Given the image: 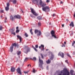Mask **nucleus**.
<instances>
[{"label":"nucleus","mask_w":75,"mask_h":75,"mask_svg":"<svg viewBox=\"0 0 75 75\" xmlns=\"http://www.w3.org/2000/svg\"><path fill=\"white\" fill-rule=\"evenodd\" d=\"M24 72L25 74H27V73H28V71H24Z\"/></svg>","instance_id":"603ef678"},{"label":"nucleus","mask_w":75,"mask_h":75,"mask_svg":"<svg viewBox=\"0 0 75 75\" xmlns=\"http://www.w3.org/2000/svg\"><path fill=\"white\" fill-rule=\"evenodd\" d=\"M30 48L28 47V46L25 47V48L24 49L23 51L25 53L27 54L28 52H30Z\"/></svg>","instance_id":"f03ea898"},{"label":"nucleus","mask_w":75,"mask_h":75,"mask_svg":"<svg viewBox=\"0 0 75 75\" xmlns=\"http://www.w3.org/2000/svg\"><path fill=\"white\" fill-rule=\"evenodd\" d=\"M50 0H47L46 1V2L47 3H48L50 2Z\"/></svg>","instance_id":"49530a36"},{"label":"nucleus","mask_w":75,"mask_h":75,"mask_svg":"<svg viewBox=\"0 0 75 75\" xmlns=\"http://www.w3.org/2000/svg\"><path fill=\"white\" fill-rule=\"evenodd\" d=\"M3 28V27L1 25L0 26V30H2Z\"/></svg>","instance_id":"c9c22d12"},{"label":"nucleus","mask_w":75,"mask_h":75,"mask_svg":"<svg viewBox=\"0 0 75 75\" xmlns=\"http://www.w3.org/2000/svg\"><path fill=\"white\" fill-rule=\"evenodd\" d=\"M70 72L71 75H74V70H71Z\"/></svg>","instance_id":"f3484780"},{"label":"nucleus","mask_w":75,"mask_h":75,"mask_svg":"<svg viewBox=\"0 0 75 75\" xmlns=\"http://www.w3.org/2000/svg\"><path fill=\"white\" fill-rule=\"evenodd\" d=\"M29 66H30V67H31V65H30V64H28L27 66L28 67H29Z\"/></svg>","instance_id":"6e6d98bb"},{"label":"nucleus","mask_w":75,"mask_h":75,"mask_svg":"<svg viewBox=\"0 0 75 75\" xmlns=\"http://www.w3.org/2000/svg\"><path fill=\"white\" fill-rule=\"evenodd\" d=\"M14 17L15 18H18V19H20L21 18V16L18 15H17L16 16L15 15L14 16Z\"/></svg>","instance_id":"9d476101"},{"label":"nucleus","mask_w":75,"mask_h":75,"mask_svg":"<svg viewBox=\"0 0 75 75\" xmlns=\"http://www.w3.org/2000/svg\"><path fill=\"white\" fill-rule=\"evenodd\" d=\"M30 16L31 17H32V18H33V17H34V16H33V14H30Z\"/></svg>","instance_id":"37998d69"},{"label":"nucleus","mask_w":75,"mask_h":75,"mask_svg":"<svg viewBox=\"0 0 75 75\" xmlns=\"http://www.w3.org/2000/svg\"><path fill=\"white\" fill-rule=\"evenodd\" d=\"M41 35V32L40 30L39 31V33H38L37 34V36L39 35V36Z\"/></svg>","instance_id":"2eb2a0df"},{"label":"nucleus","mask_w":75,"mask_h":75,"mask_svg":"<svg viewBox=\"0 0 75 75\" xmlns=\"http://www.w3.org/2000/svg\"><path fill=\"white\" fill-rule=\"evenodd\" d=\"M47 69H48V66H47Z\"/></svg>","instance_id":"bf43d9fd"},{"label":"nucleus","mask_w":75,"mask_h":75,"mask_svg":"<svg viewBox=\"0 0 75 75\" xmlns=\"http://www.w3.org/2000/svg\"><path fill=\"white\" fill-rule=\"evenodd\" d=\"M35 1H36V3H38V1H39V0H33L32 2L34 4H35Z\"/></svg>","instance_id":"f8f14e48"},{"label":"nucleus","mask_w":75,"mask_h":75,"mask_svg":"<svg viewBox=\"0 0 75 75\" xmlns=\"http://www.w3.org/2000/svg\"><path fill=\"white\" fill-rule=\"evenodd\" d=\"M33 72L35 73V70L34 69H33Z\"/></svg>","instance_id":"ea45409f"},{"label":"nucleus","mask_w":75,"mask_h":75,"mask_svg":"<svg viewBox=\"0 0 75 75\" xmlns=\"http://www.w3.org/2000/svg\"><path fill=\"white\" fill-rule=\"evenodd\" d=\"M35 47L36 48H38V45H35Z\"/></svg>","instance_id":"c03bdc74"},{"label":"nucleus","mask_w":75,"mask_h":75,"mask_svg":"<svg viewBox=\"0 0 75 75\" xmlns=\"http://www.w3.org/2000/svg\"><path fill=\"white\" fill-rule=\"evenodd\" d=\"M74 32L73 31H71L69 32V33H70V36L71 37H72V35H73V33Z\"/></svg>","instance_id":"a211bd4d"},{"label":"nucleus","mask_w":75,"mask_h":75,"mask_svg":"<svg viewBox=\"0 0 75 75\" xmlns=\"http://www.w3.org/2000/svg\"><path fill=\"white\" fill-rule=\"evenodd\" d=\"M32 47L33 48V49H35V47L34 46H32Z\"/></svg>","instance_id":"13d9d810"},{"label":"nucleus","mask_w":75,"mask_h":75,"mask_svg":"<svg viewBox=\"0 0 75 75\" xmlns=\"http://www.w3.org/2000/svg\"><path fill=\"white\" fill-rule=\"evenodd\" d=\"M51 34H52V37L54 38H56L57 37L55 36V32L54 31L52 30L51 32Z\"/></svg>","instance_id":"0eeeda50"},{"label":"nucleus","mask_w":75,"mask_h":75,"mask_svg":"<svg viewBox=\"0 0 75 75\" xmlns=\"http://www.w3.org/2000/svg\"><path fill=\"white\" fill-rule=\"evenodd\" d=\"M38 32H39V30H38L37 29L35 30V34H37V33H38Z\"/></svg>","instance_id":"5701e85b"},{"label":"nucleus","mask_w":75,"mask_h":75,"mask_svg":"<svg viewBox=\"0 0 75 75\" xmlns=\"http://www.w3.org/2000/svg\"><path fill=\"white\" fill-rule=\"evenodd\" d=\"M47 36H50V33H47Z\"/></svg>","instance_id":"a18cd8bd"},{"label":"nucleus","mask_w":75,"mask_h":75,"mask_svg":"<svg viewBox=\"0 0 75 75\" xmlns=\"http://www.w3.org/2000/svg\"><path fill=\"white\" fill-rule=\"evenodd\" d=\"M16 59H17V60H16V62H18V59L16 58Z\"/></svg>","instance_id":"680f3d73"},{"label":"nucleus","mask_w":75,"mask_h":75,"mask_svg":"<svg viewBox=\"0 0 75 75\" xmlns=\"http://www.w3.org/2000/svg\"><path fill=\"white\" fill-rule=\"evenodd\" d=\"M20 32V30H16V33H19V32Z\"/></svg>","instance_id":"7c9ffc66"},{"label":"nucleus","mask_w":75,"mask_h":75,"mask_svg":"<svg viewBox=\"0 0 75 75\" xmlns=\"http://www.w3.org/2000/svg\"><path fill=\"white\" fill-rule=\"evenodd\" d=\"M12 34H13V35H16V33L14 32H11Z\"/></svg>","instance_id":"a19ab883"},{"label":"nucleus","mask_w":75,"mask_h":75,"mask_svg":"<svg viewBox=\"0 0 75 75\" xmlns=\"http://www.w3.org/2000/svg\"><path fill=\"white\" fill-rule=\"evenodd\" d=\"M31 12L33 14V15L35 16H38V14L36 13L35 11L34 10V9L33 8L31 9Z\"/></svg>","instance_id":"39448f33"},{"label":"nucleus","mask_w":75,"mask_h":75,"mask_svg":"<svg viewBox=\"0 0 75 75\" xmlns=\"http://www.w3.org/2000/svg\"><path fill=\"white\" fill-rule=\"evenodd\" d=\"M54 55H52L50 58L51 60H52V59H53L54 58Z\"/></svg>","instance_id":"393cba45"},{"label":"nucleus","mask_w":75,"mask_h":75,"mask_svg":"<svg viewBox=\"0 0 75 75\" xmlns=\"http://www.w3.org/2000/svg\"><path fill=\"white\" fill-rule=\"evenodd\" d=\"M41 57H42V58L43 59L44 58V56H43V55L42 54H41Z\"/></svg>","instance_id":"79ce46f5"},{"label":"nucleus","mask_w":75,"mask_h":75,"mask_svg":"<svg viewBox=\"0 0 75 75\" xmlns=\"http://www.w3.org/2000/svg\"><path fill=\"white\" fill-rule=\"evenodd\" d=\"M37 18L39 20H41V16H39Z\"/></svg>","instance_id":"412c9836"},{"label":"nucleus","mask_w":75,"mask_h":75,"mask_svg":"<svg viewBox=\"0 0 75 75\" xmlns=\"http://www.w3.org/2000/svg\"><path fill=\"white\" fill-rule=\"evenodd\" d=\"M75 41H74L72 45V47H74V44H75Z\"/></svg>","instance_id":"72a5a7b5"},{"label":"nucleus","mask_w":75,"mask_h":75,"mask_svg":"<svg viewBox=\"0 0 75 75\" xmlns=\"http://www.w3.org/2000/svg\"><path fill=\"white\" fill-rule=\"evenodd\" d=\"M58 55L59 56H61L62 58H64V53L63 52H59L58 54Z\"/></svg>","instance_id":"6e6552de"},{"label":"nucleus","mask_w":75,"mask_h":75,"mask_svg":"<svg viewBox=\"0 0 75 75\" xmlns=\"http://www.w3.org/2000/svg\"><path fill=\"white\" fill-rule=\"evenodd\" d=\"M42 10L43 11H46V10H50V7L48 6H46L42 8Z\"/></svg>","instance_id":"423d86ee"},{"label":"nucleus","mask_w":75,"mask_h":75,"mask_svg":"<svg viewBox=\"0 0 75 75\" xmlns=\"http://www.w3.org/2000/svg\"><path fill=\"white\" fill-rule=\"evenodd\" d=\"M21 11L22 12V13H23V10H21Z\"/></svg>","instance_id":"774afa93"},{"label":"nucleus","mask_w":75,"mask_h":75,"mask_svg":"<svg viewBox=\"0 0 75 75\" xmlns=\"http://www.w3.org/2000/svg\"><path fill=\"white\" fill-rule=\"evenodd\" d=\"M17 45L16 43H13L11 46V47H10V50L11 52H13V46L14 47H16L17 46Z\"/></svg>","instance_id":"7ed1b4c3"},{"label":"nucleus","mask_w":75,"mask_h":75,"mask_svg":"<svg viewBox=\"0 0 75 75\" xmlns=\"http://www.w3.org/2000/svg\"><path fill=\"white\" fill-rule=\"evenodd\" d=\"M34 50H35V51H36V52L38 51V50L37 49H36L35 48V49H34Z\"/></svg>","instance_id":"09e8293b"},{"label":"nucleus","mask_w":75,"mask_h":75,"mask_svg":"<svg viewBox=\"0 0 75 75\" xmlns=\"http://www.w3.org/2000/svg\"><path fill=\"white\" fill-rule=\"evenodd\" d=\"M55 16V13H54L53 14V17H54V16Z\"/></svg>","instance_id":"5fc2aeb1"},{"label":"nucleus","mask_w":75,"mask_h":75,"mask_svg":"<svg viewBox=\"0 0 75 75\" xmlns=\"http://www.w3.org/2000/svg\"><path fill=\"white\" fill-rule=\"evenodd\" d=\"M14 30H15L14 28H13L11 29V32H14Z\"/></svg>","instance_id":"c756f323"},{"label":"nucleus","mask_w":75,"mask_h":75,"mask_svg":"<svg viewBox=\"0 0 75 75\" xmlns=\"http://www.w3.org/2000/svg\"><path fill=\"white\" fill-rule=\"evenodd\" d=\"M17 38L20 40V42H21V40L22 39V38L19 35H17Z\"/></svg>","instance_id":"9b49d317"},{"label":"nucleus","mask_w":75,"mask_h":75,"mask_svg":"<svg viewBox=\"0 0 75 75\" xmlns=\"http://www.w3.org/2000/svg\"><path fill=\"white\" fill-rule=\"evenodd\" d=\"M29 59V58L28 57H26L25 58V59L24 60V62H25V61H27V60H28Z\"/></svg>","instance_id":"4be33fe9"},{"label":"nucleus","mask_w":75,"mask_h":75,"mask_svg":"<svg viewBox=\"0 0 75 75\" xmlns=\"http://www.w3.org/2000/svg\"><path fill=\"white\" fill-rule=\"evenodd\" d=\"M16 71H17V72L20 75H21V70H20V68H18L16 69Z\"/></svg>","instance_id":"1a4fd4ad"},{"label":"nucleus","mask_w":75,"mask_h":75,"mask_svg":"<svg viewBox=\"0 0 75 75\" xmlns=\"http://www.w3.org/2000/svg\"><path fill=\"white\" fill-rule=\"evenodd\" d=\"M70 26H72L73 27H74V22H71V23L69 24Z\"/></svg>","instance_id":"4468645a"},{"label":"nucleus","mask_w":75,"mask_h":75,"mask_svg":"<svg viewBox=\"0 0 75 75\" xmlns=\"http://www.w3.org/2000/svg\"><path fill=\"white\" fill-rule=\"evenodd\" d=\"M40 2L39 4L40 6H41L42 7H44L45 6V5H46V4L45 3H43L42 1L41 0H40Z\"/></svg>","instance_id":"20e7f679"},{"label":"nucleus","mask_w":75,"mask_h":75,"mask_svg":"<svg viewBox=\"0 0 75 75\" xmlns=\"http://www.w3.org/2000/svg\"><path fill=\"white\" fill-rule=\"evenodd\" d=\"M4 23H6L7 22V18L6 17L4 20Z\"/></svg>","instance_id":"2f4dec72"},{"label":"nucleus","mask_w":75,"mask_h":75,"mask_svg":"<svg viewBox=\"0 0 75 75\" xmlns=\"http://www.w3.org/2000/svg\"><path fill=\"white\" fill-rule=\"evenodd\" d=\"M9 6H10V4H9V3H8L7 4V6L8 7H9Z\"/></svg>","instance_id":"473e14b6"},{"label":"nucleus","mask_w":75,"mask_h":75,"mask_svg":"<svg viewBox=\"0 0 75 75\" xmlns=\"http://www.w3.org/2000/svg\"><path fill=\"white\" fill-rule=\"evenodd\" d=\"M21 51H19L17 52V54L18 55H20V54H21Z\"/></svg>","instance_id":"b1692460"},{"label":"nucleus","mask_w":75,"mask_h":75,"mask_svg":"<svg viewBox=\"0 0 75 75\" xmlns=\"http://www.w3.org/2000/svg\"><path fill=\"white\" fill-rule=\"evenodd\" d=\"M39 48L40 49L41 47L42 48H44V45H41V46L39 47Z\"/></svg>","instance_id":"dca6fc26"},{"label":"nucleus","mask_w":75,"mask_h":75,"mask_svg":"<svg viewBox=\"0 0 75 75\" xmlns=\"http://www.w3.org/2000/svg\"><path fill=\"white\" fill-rule=\"evenodd\" d=\"M67 56H68V57H69L70 58H71V56H70V55H69V54L67 53Z\"/></svg>","instance_id":"e433bc0d"},{"label":"nucleus","mask_w":75,"mask_h":75,"mask_svg":"<svg viewBox=\"0 0 75 75\" xmlns=\"http://www.w3.org/2000/svg\"><path fill=\"white\" fill-rule=\"evenodd\" d=\"M39 61L40 62V64H39V67L40 68V69H43V67L42 65L43 64V61L42 60H41L40 59V57H39Z\"/></svg>","instance_id":"f257e3e1"},{"label":"nucleus","mask_w":75,"mask_h":75,"mask_svg":"<svg viewBox=\"0 0 75 75\" xmlns=\"http://www.w3.org/2000/svg\"><path fill=\"white\" fill-rule=\"evenodd\" d=\"M13 4H16V2H17V1H16V0H13Z\"/></svg>","instance_id":"cd10ccee"},{"label":"nucleus","mask_w":75,"mask_h":75,"mask_svg":"<svg viewBox=\"0 0 75 75\" xmlns=\"http://www.w3.org/2000/svg\"><path fill=\"white\" fill-rule=\"evenodd\" d=\"M62 47H65V45L64 44V43L62 44Z\"/></svg>","instance_id":"4c0bfd02"},{"label":"nucleus","mask_w":75,"mask_h":75,"mask_svg":"<svg viewBox=\"0 0 75 75\" xmlns=\"http://www.w3.org/2000/svg\"><path fill=\"white\" fill-rule=\"evenodd\" d=\"M16 30H18V27L17 26L16 27Z\"/></svg>","instance_id":"4d7b16f0"},{"label":"nucleus","mask_w":75,"mask_h":75,"mask_svg":"<svg viewBox=\"0 0 75 75\" xmlns=\"http://www.w3.org/2000/svg\"><path fill=\"white\" fill-rule=\"evenodd\" d=\"M61 3L62 4V3H63V2L61 1Z\"/></svg>","instance_id":"69168bd1"},{"label":"nucleus","mask_w":75,"mask_h":75,"mask_svg":"<svg viewBox=\"0 0 75 75\" xmlns=\"http://www.w3.org/2000/svg\"><path fill=\"white\" fill-rule=\"evenodd\" d=\"M65 62H66L67 64H68V60H66L65 61Z\"/></svg>","instance_id":"de8ad7c7"},{"label":"nucleus","mask_w":75,"mask_h":75,"mask_svg":"<svg viewBox=\"0 0 75 75\" xmlns=\"http://www.w3.org/2000/svg\"><path fill=\"white\" fill-rule=\"evenodd\" d=\"M15 68L14 67H11V72H13L15 71Z\"/></svg>","instance_id":"ddd939ff"},{"label":"nucleus","mask_w":75,"mask_h":75,"mask_svg":"<svg viewBox=\"0 0 75 75\" xmlns=\"http://www.w3.org/2000/svg\"><path fill=\"white\" fill-rule=\"evenodd\" d=\"M66 20L67 21V22H68V21H69L68 19H67Z\"/></svg>","instance_id":"e2e57ef3"},{"label":"nucleus","mask_w":75,"mask_h":75,"mask_svg":"<svg viewBox=\"0 0 75 75\" xmlns=\"http://www.w3.org/2000/svg\"><path fill=\"white\" fill-rule=\"evenodd\" d=\"M46 51H48V49H46Z\"/></svg>","instance_id":"338daca9"},{"label":"nucleus","mask_w":75,"mask_h":75,"mask_svg":"<svg viewBox=\"0 0 75 75\" xmlns=\"http://www.w3.org/2000/svg\"><path fill=\"white\" fill-rule=\"evenodd\" d=\"M0 12H1V13H4V10H1L0 11Z\"/></svg>","instance_id":"58836bf2"},{"label":"nucleus","mask_w":75,"mask_h":75,"mask_svg":"<svg viewBox=\"0 0 75 75\" xmlns=\"http://www.w3.org/2000/svg\"><path fill=\"white\" fill-rule=\"evenodd\" d=\"M38 25H39V26L41 25V23L39 22L38 23Z\"/></svg>","instance_id":"8fccbe9b"},{"label":"nucleus","mask_w":75,"mask_h":75,"mask_svg":"<svg viewBox=\"0 0 75 75\" xmlns=\"http://www.w3.org/2000/svg\"><path fill=\"white\" fill-rule=\"evenodd\" d=\"M41 51H44V48H42V49H41Z\"/></svg>","instance_id":"864d4df0"},{"label":"nucleus","mask_w":75,"mask_h":75,"mask_svg":"<svg viewBox=\"0 0 75 75\" xmlns=\"http://www.w3.org/2000/svg\"><path fill=\"white\" fill-rule=\"evenodd\" d=\"M73 55H75V51L73 52Z\"/></svg>","instance_id":"3c124183"},{"label":"nucleus","mask_w":75,"mask_h":75,"mask_svg":"<svg viewBox=\"0 0 75 75\" xmlns=\"http://www.w3.org/2000/svg\"><path fill=\"white\" fill-rule=\"evenodd\" d=\"M46 63L47 64L51 63V61L50 60V59H48L47 61H46Z\"/></svg>","instance_id":"6ab92c4d"},{"label":"nucleus","mask_w":75,"mask_h":75,"mask_svg":"<svg viewBox=\"0 0 75 75\" xmlns=\"http://www.w3.org/2000/svg\"><path fill=\"white\" fill-rule=\"evenodd\" d=\"M32 31H33L32 29H31L30 30V33H31V34H32V35H33V33L32 32Z\"/></svg>","instance_id":"bb28decb"},{"label":"nucleus","mask_w":75,"mask_h":75,"mask_svg":"<svg viewBox=\"0 0 75 75\" xmlns=\"http://www.w3.org/2000/svg\"><path fill=\"white\" fill-rule=\"evenodd\" d=\"M10 18L11 20L12 21H13V19H14V17H13V16L12 15H11L10 17Z\"/></svg>","instance_id":"aec40b11"},{"label":"nucleus","mask_w":75,"mask_h":75,"mask_svg":"<svg viewBox=\"0 0 75 75\" xmlns=\"http://www.w3.org/2000/svg\"><path fill=\"white\" fill-rule=\"evenodd\" d=\"M5 10L6 11H8L9 10V7H5Z\"/></svg>","instance_id":"a878e982"},{"label":"nucleus","mask_w":75,"mask_h":75,"mask_svg":"<svg viewBox=\"0 0 75 75\" xmlns=\"http://www.w3.org/2000/svg\"><path fill=\"white\" fill-rule=\"evenodd\" d=\"M25 35L26 37H28V35L27 34V33H25Z\"/></svg>","instance_id":"f704fd0d"},{"label":"nucleus","mask_w":75,"mask_h":75,"mask_svg":"<svg viewBox=\"0 0 75 75\" xmlns=\"http://www.w3.org/2000/svg\"><path fill=\"white\" fill-rule=\"evenodd\" d=\"M64 44H66V42H64Z\"/></svg>","instance_id":"0e129e2a"},{"label":"nucleus","mask_w":75,"mask_h":75,"mask_svg":"<svg viewBox=\"0 0 75 75\" xmlns=\"http://www.w3.org/2000/svg\"><path fill=\"white\" fill-rule=\"evenodd\" d=\"M62 26L64 27V24L62 25Z\"/></svg>","instance_id":"052dcab7"},{"label":"nucleus","mask_w":75,"mask_h":75,"mask_svg":"<svg viewBox=\"0 0 75 75\" xmlns=\"http://www.w3.org/2000/svg\"><path fill=\"white\" fill-rule=\"evenodd\" d=\"M33 61H35L37 59V58L35 57H34L33 59H32Z\"/></svg>","instance_id":"c85d7f7f"}]
</instances>
